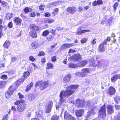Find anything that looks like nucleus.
Masks as SVG:
<instances>
[{"mask_svg":"<svg viewBox=\"0 0 120 120\" xmlns=\"http://www.w3.org/2000/svg\"><path fill=\"white\" fill-rule=\"evenodd\" d=\"M79 86L78 85H72L66 87V90L64 91L62 90L60 94V101L62 103L65 102L66 100L64 98L67 97L72 95L75 92L74 90L78 88Z\"/></svg>","mask_w":120,"mask_h":120,"instance_id":"1","label":"nucleus"},{"mask_svg":"<svg viewBox=\"0 0 120 120\" xmlns=\"http://www.w3.org/2000/svg\"><path fill=\"white\" fill-rule=\"evenodd\" d=\"M15 105H19L17 107V110L19 112L23 111L25 107V104L24 100H20L16 101L15 102Z\"/></svg>","mask_w":120,"mask_h":120,"instance_id":"2","label":"nucleus"},{"mask_svg":"<svg viewBox=\"0 0 120 120\" xmlns=\"http://www.w3.org/2000/svg\"><path fill=\"white\" fill-rule=\"evenodd\" d=\"M49 84L48 81H45L44 82L40 81L37 82L35 85V86L37 87L39 86V88L41 90H44L48 87Z\"/></svg>","mask_w":120,"mask_h":120,"instance_id":"3","label":"nucleus"},{"mask_svg":"<svg viewBox=\"0 0 120 120\" xmlns=\"http://www.w3.org/2000/svg\"><path fill=\"white\" fill-rule=\"evenodd\" d=\"M76 105L78 107L82 108L83 106L86 107L88 105L90 102L89 101L85 102L84 100H80L77 99L76 101Z\"/></svg>","mask_w":120,"mask_h":120,"instance_id":"4","label":"nucleus"},{"mask_svg":"<svg viewBox=\"0 0 120 120\" xmlns=\"http://www.w3.org/2000/svg\"><path fill=\"white\" fill-rule=\"evenodd\" d=\"M86 28L85 26L82 25L78 28L77 29V32L76 33V35H80L86 32H89L90 30H84Z\"/></svg>","mask_w":120,"mask_h":120,"instance_id":"5","label":"nucleus"},{"mask_svg":"<svg viewBox=\"0 0 120 120\" xmlns=\"http://www.w3.org/2000/svg\"><path fill=\"white\" fill-rule=\"evenodd\" d=\"M99 116L101 117H105L106 116V112L104 106H102L99 112Z\"/></svg>","mask_w":120,"mask_h":120,"instance_id":"6","label":"nucleus"},{"mask_svg":"<svg viewBox=\"0 0 120 120\" xmlns=\"http://www.w3.org/2000/svg\"><path fill=\"white\" fill-rule=\"evenodd\" d=\"M64 117L65 120H75L74 118L70 115L67 111L65 112Z\"/></svg>","mask_w":120,"mask_h":120,"instance_id":"7","label":"nucleus"},{"mask_svg":"<svg viewBox=\"0 0 120 120\" xmlns=\"http://www.w3.org/2000/svg\"><path fill=\"white\" fill-rule=\"evenodd\" d=\"M53 105V102L52 101H49L45 109V112L46 113H49L51 110L52 107Z\"/></svg>","mask_w":120,"mask_h":120,"instance_id":"8","label":"nucleus"},{"mask_svg":"<svg viewBox=\"0 0 120 120\" xmlns=\"http://www.w3.org/2000/svg\"><path fill=\"white\" fill-rule=\"evenodd\" d=\"M76 45L74 43H66L62 45L61 47V50L65 49L67 48L71 47Z\"/></svg>","mask_w":120,"mask_h":120,"instance_id":"9","label":"nucleus"},{"mask_svg":"<svg viewBox=\"0 0 120 120\" xmlns=\"http://www.w3.org/2000/svg\"><path fill=\"white\" fill-rule=\"evenodd\" d=\"M71 76L70 74H69L65 75L63 78L62 81L64 83L68 82L71 79Z\"/></svg>","mask_w":120,"mask_h":120,"instance_id":"10","label":"nucleus"},{"mask_svg":"<svg viewBox=\"0 0 120 120\" xmlns=\"http://www.w3.org/2000/svg\"><path fill=\"white\" fill-rule=\"evenodd\" d=\"M67 11L71 14H74L76 11L75 8L72 7L68 8L67 9Z\"/></svg>","mask_w":120,"mask_h":120,"instance_id":"11","label":"nucleus"},{"mask_svg":"<svg viewBox=\"0 0 120 120\" xmlns=\"http://www.w3.org/2000/svg\"><path fill=\"white\" fill-rule=\"evenodd\" d=\"M13 21L16 25H20L21 24L22 20L19 17L14 18Z\"/></svg>","mask_w":120,"mask_h":120,"instance_id":"12","label":"nucleus"},{"mask_svg":"<svg viewBox=\"0 0 120 120\" xmlns=\"http://www.w3.org/2000/svg\"><path fill=\"white\" fill-rule=\"evenodd\" d=\"M105 45L103 42L101 43L100 44L98 48V51L100 52H103L105 50V48L104 47V45Z\"/></svg>","mask_w":120,"mask_h":120,"instance_id":"13","label":"nucleus"},{"mask_svg":"<svg viewBox=\"0 0 120 120\" xmlns=\"http://www.w3.org/2000/svg\"><path fill=\"white\" fill-rule=\"evenodd\" d=\"M84 112V110L82 109L77 110L76 111V114L77 116L78 117H81L83 114Z\"/></svg>","mask_w":120,"mask_h":120,"instance_id":"14","label":"nucleus"},{"mask_svg":"<svg viewBox=\"0 0 120 120\" xmlns=\"http://www.w3.org/2000/svg\"><path fill=\"white\" fill-rule=\"evenodd\" d=\"M81 57V55L79 54H78L73 56H71L69 58L68 60H71L74 58H75V60H78L80 59Z\"/></svg>","mask_w":120,"mask_h":120,"instance_id":"15","label":"nucleus"},{"mask_svg":"<svg viewBox=\"0 0 120 120\" xmlns=\"http://www.w3.org/2000/svg\"><path fill=\"white\" fill-rule=\"evenodd\" d=\"M116 92L115 88L112 86H110L108 92L110 94H114Z\"/></svg>","mask_w":120,"mask_h":120,"instance_id":"16","label":"nucleus"},{"mask_svg":"<svg viewBox=\"0 0 120 120\" xmlns=\"http://www.w3.org/2000/svg\"><path fill=\"white\" fill-rule=\"evenodd\" d=\"M30 29L35 30L38 31L39 30V28L38 26L34 24H31L30 25Z\"/></svg>","mask_w":120,"mask_h":120,"instance_id":"17","label":"nucleus"},{"mask_svg":"<svg viewBox=\"0 0 120 120\" xmlns=\"http://www.w3.org/2000/svg\"><path fill=\"white\" fill-rule=\"evenodd\" d=\"M13 91L12 90H9L6 92L5 94V96L6 98H9L12 94Z\"/></svg>","mask_w":120,"mask_h":120,"instance_id":"18","label":"nucleus"},{"mask_svg":"<svg viewBox=\"0 0 120 120\" xmlns=\"http://www.w3.org/2000/svg\"><path fill=\"white\" fill-rule=\"evenodd\" d=\"M36 113L38 117L41 116L43 114V112L42 110L41 109H37L36 111Z\"/></svg>","mask_w":120,"mask_h":120,"instance_id":"19","label":"nucleus"},{"mask_svg":"<svg viewBox=\"0 0 120 120\" xmlns=\"http://www.w3.org/2000/svg\"><path fill=\"white\" fill-rule=\"evenodd\" d=\"M91 72V70L90 68H88L84 69L82 70V74H85V73H88Z\"/></svg>","mask_w":120,"mask_h":120,"instance_id":"20","label":"nucleus"},{"mask_svg":"<svg viewBox=\"0 0 120 120\" xmlns=\"http://www.w3.org/2000/svg\"><path fill=\"white\" fill-rule=\"evenodd\" d=\"M107 111L109 114H111L114 112V110L113 107L111 105L107 107Z\"/></svg>","mask_w":120,"mask_h":120,"instance_id":"21","label":"nucleus"},{"mask_svg":"<svg viewBox=\"0 0 120 120\" xmlns=\"http://www.w3.org/2000/svg\"><path fill=\"white\" fill-rule=\"evenodd\" d=\"M87 64V62L86 60H83L80 63L77 64L78 67H81L86 65Z\"/></svg>","mask_w":120,"mask_h":120,"instance_id":"22","label":"nucleus"},{"mask_svg":"<svg viewBox=\"0 0 120 120\" xmlns=\"http://www.w3.org/2000/svg\"><path fill=\"white\" fill-rule=\"evenodd\" d=\"M30 35L33 38H35L37 37V34L33 30L29 32Z\"/></svg>","mask_w":120,"mask_h":120,"instance_id":"23","label":"nucleus"},{"mask_svg":"<svg viewBox=\"0 0 120 120\" xmlns=\"http://www.w3.org/2000/svg\"><path fill=\"white\" fill-rule=\"evenodd\" d=\"M119 74L115 75H114L111 79V81L112 82H114L119 77Z\"/></svg>","mask_w":120,"mask_h":120,"instance_id":"24","label":"nucleus"},{"mask_svg":"<svg viewBox=\"0 0 120 120\" xmlns=\"http://www.w3.org/2000/svg\"><path fill=\"white\" fill-rule=\"evenodd\" d=\"M54 66L53 64L51 63H48L47 64L46 69H49L52 68Z\"/></svg>","mask_w":120,"mask_h":120,"instance_id":"25","label":"nucleus"},{"mask_svg":"<svg viewBox=\"0 0 120 120\" xmlns=\"http://www.w3.org/2000/svg\"><path fill=\"white\" fill-rule=\"evenodd\" d=\"M31 47L32 49H35L37 47H39V46L38 45V43L36 42H34L31 44Z\"/></svg>","mask_w":120,"mask_h":120,"instance_id":"26","label":"nucleus"},{"mask_svg":"<svg viewBox=\"0 0 120 120\" xmlns=\"http://www.w3.org/2000/svg\"><path fill=\"white\" fill-rule=\"evenodd\" d=\"M68 66L70 68H75L78 67L77 64H74L72 63H70L68 64Z\"/></svg>","mask_w":120,"mask_h":120,"instance_id":"27","label":"nucleus"},{"mask_svg":"<svg viewBox=\"0 0 120 120\" xmlns=\"http://www.w3.org/2000/svg\"><path fill=\"white\" fill-rule=\"evenodd\" d=\"M96 109L95 108L92 109L91 110L89 111L88 112V114L89 113L90 114L93 115L96 112Z\"/></svg>","mask_w":120,"mask_h":120,"instance_id":"28","label":"nucleus"},{"mask_svg":"<svg viewBox=\"0 0 120 120\" xmlns=\"http://www.w3.org/2000/svg\"><path fill=\"white\" fill-rule=\"evenodd\" d=\"M13 16L12 14L10 13H8L6 15L5 17V19L7 20H9Z\"/></svg>","mask_w":120,"mask_h":120,"instance_id":"29","label":"nucleus"},{"mask_svg":"<svg viewBox=\"0 0 120 120\" xmlns=\"http://www.w3.org/2000/svg\"><path fill=\"white\" fill-rule=\"evenodd\" d=\"M10 42L8 41H6L4 44L3 46L6 48H8L10 45Z\"/></svg>","mask_w":120,"mask_h":120,"instance_id":"30","label":"nucleus"},{"mask_svg":"<svg viewBox=\"0 0 120 120\" xmlns=\"http://www.w3.org/2000/svg\"><path fill=\"white\" fill-rule=\"evenodd\" d=\"M75 75L77 76H80L81 77H84L85 76V74H82V72H78L75 74Z\"/></svg>","mask_w":120,"mask_h":120,"instance_id":"31","label":"nucleus"},{"mask_svg":"<svg viewBox=\"0 0 120 120\" xmlns=\"http://www.w3.org/2000/svg\"><path fill=\"white\" fill-rule=\"evenodd\" d=\"M55 21L53 19H48L44 21V22L46 23H51Z\"/></svg>","mask_w":120,"mask_h":120,"instance_id":"32","label":"nucleus"},{"mask_svg":"<svg viewBox=\"0 0 120 120\" xmlns=\"http://www.w3.org/2000/svg\"><path fill=\"white\" fill-rule=\"evenodd\" d=\"M33 85V83L31 82L30 84H29L26 87V91H28V90H30L32 87Z\"/></svg>","mask_w":120,"mask_h":120,"instance_id":"33","label":"nucleus"},{"mask_svg":"<svg viewBox=\"0 0 120 120\" xmlns=\"http://www.w3.org/2000/svg\"><path fill=\"white\" fill-rule=\"evenodd\" d=\"M6 84V83L5 81H4L0 82V87L1 88L5 86Z\"/></svg>","mask_w":120,"mask_h":120,"instance_id":"34","label":"nucleus"},{"mask_svg":"<svg viewBox=\"0 0 120 120\" xmlns=\"http://www.w3.org/2000/svg\"><path fill=\"white\" fill-rule=\"evenodd\" d=\"M29 100H33L35 98V97L33 94H30L29 95Z\"/></svg>","mask_w":120,"mask_h":120,"instance_id":"35","label":"nucleus"},{"mask_svg":"<svg viewBox=\"0 0 120 120\" xmlns=\"http://www.w3.org/2000/svg\"><path fill=\"white\" fill-rule=\"evenodd\" d=\"M59 117V116L56 115L53 116L51 118V120H58Z\"/></svg>","mask_w":120,"mask_h":120,"instance_id":"36","label":"nucleus"},{"mask_svg":"<svg viewBox=\"0 0 120 120\" xmlns=\"http://www.w3.org/2000/svg\"><path fill=\"white\" fill-rule=\"evenodd\" d=\"M49 34V32L48 30H45L44 31L42 34V35L44 36H46Z\"/></svg>","mask_w":120,"mask_h":120,"instance_id":"37","label":"nucleus"},{"mask_svg":"<svg viewBox=\"0 0 120 120\" xmlns=\"http://www.w3.org/2000/svg\"><path fill=\"white\" fill-rule=\"evenodd\" d=\"M30 74V72L28 71L24 72V77L25 79L26 78L27 76L29 75Z\"/></svg>","mask_w":120,"mask_h":120,"instance_id":"38","label":"nucleus"},{"mask_svg":"<svg viewBox=\"0 0 120 120\" xmlns=\"http://www.w3.org/2000/svg\"><path fill=\"white\" fill-rule=\"evenodd\" d=\"M110 39V37H107L106 39H105L103 41V42L105 45H106L107 44V41H109Z\"/></svg>","mask_w":120,"mask_h":120,"instance_id":"39","label":"nucleus"},{"mask_svg":"<svg viewBox=\"0 0 120 120\" xmlns=\"http://www.w3.org/2000/svg\"><path fill=\"white\" fill-rule=\"evenodd\" d=\"M88 40L87 38H83L81 41V43H86Z\"/></svg>","mask_w":120,"mask_h":120,"instance_id":"40","label":"nucleus"},{"mask_svg":"<svg viewBox=\"0 0 120 120\" xmlns=\"http://www.w3.org/2000/svg\"><path fill=\"white\" fill-rule=\"evenodd\" d=\"M98 67H100L102 66V67H104L105 66L103 65V63L101 61L98 62Z\"/></svg>","mask_w":120,"mask_h":120,"instance_id":"41","label":"nucleus"},{"mask_svg":"<svg viewBox=\"0 0 120 120\" xmlns=\"http://www.w3.org/2000/svg\"><path fill=\"white\" fill-rule=\"evenodd\" d=\"M97 66V64H95V63L94 62L90 63V66L91 67H96Z\"/></svg>","mask_w":120,"mask_h":120,"instance_id":"42","label":"nucleus"},{"mask_svg":"<svg viewBox=\"0 0 120 120\" xmlns=\"http://www.w3.org/2000/svg\"><path fill=\"white\" fill-rule=\"evenodd\" d=\"M58 11V9L56 8L54 10V11L52 12V14L53 15H56L57 14Z\"/></svg>","mask_w":120,"mask_h":120,"instance_id":"43","label":"nucleus"},{"mask_svg":"<svg viewBox=\"0 0 120 120\" xmlns=\"http://www.w3.org/2000/svg\"><path fill=\"white\" fill-rule=\"evenodd\" d=\"M30 10H32V9L31 8H26L24 9V12L27 13H28L29 11V10H30Z\"/></svg>","mask_w":120,"mask_h":120,"instance_id":"44","label":"nucleus"},{"mask_svg":"<svg viewBox=\"0 0 120 120\" xmlns=\"http://www.w3.org/2000/svg\"><path fill=\"white\" fill-rule=\"evenodd\" d=\"M61 104L60 103H57L56 106V109L58 110L59 109V108L61 107Z\"/></svg>","mask_w":120,"mask_h":120,"instance_id":"45","label":"nucleus"},{"mask_svg":"<svg viewBox=\"0 0 120 120\" xmlns=\"http://www.w3.org/2000/svg\"><path fill=\"white\" fill-rule=\"evenodd\" d=\"M90 42L91 44L93 45H95L96 43V39L95 38L93 39V40L90 41Z\"/></svg>","mask_w":120,"mask_h":120,"instance_id":"46","label":"nucleus"},{"mask_svg":"<svg viewBox=\"0 0 120 120\" xmlns=\"http://www.w3.org/2000/svg\"><path fill=\"white\" fill-rule=\"evenodd\" d=\"M118 5V3L117 2H116L114 5L113 6V8L114 9L115 11L116 10Z\"/></svg>","mask_w":120,"mask_h":120,"instance_id":"47","label":"nucleus"},{"mask_svg":"<svg viewBox=\"0 0 120 120\" xmlns=\"http://www.w3.org/2000/svg\"><path fill=\"white\" fill-rule=\"evenodd\" d=\"M60 3V2L59 1H58L53 3L52 4L53 5H54V6H56L59 5Z\"/></svg>","mask_w":120,"mask_h":120,"instance_id":"48","label":"nucleus"},{"mask_svg":"<svg viewBox=\"0 0 120 120\" xmlns=\"http://www.w3.org/2000/svg\"><path fill=\"white\" fill-rule=\"evenodd\" d=\"M8 115L6 114L3 117L2 120H8Z\"/></svg>","mask_w":120,"mask_h":120,"instance_id":"49","label":"nucleus"},{"mask_svg":"<svg viewBox=\"0 0 120 120\" xmlns=\"http://www.w3.org/2000/svg\"><path fill=\"white\" fill-rule=\"evenodd\" d=\"M30 60L33 62L35 60V58H34L33 56H30L29 58Z\"/></svg>","mask_w":120,"mask_h":120,"instance_id":"50","label":"nucleus"},{"mask_svg":"<svg viewBox=\"0 0 120 120\" xmlns=\"http://www.w3.org/2000/svg\"><path fill=\"white\" fill-rule=\"evenodd\" d=\"M56 30H53V29H52L50 31V32L52 34H53L54 35H56Z\"/></svg>","mask_w":120,"mask_h":120,"instance_id":"51","label":"nucleus"},{"mask_svg":"<svg viewBox=\"0 0 120 120\" xmlns=\"http://www.w3.org/2000/svg\"><path fill=\"white\" fill-rule=\"evenodd\" d=\"M8 78L7 76L5 75H3L1 77V78L3 79H5Z\"/></svg>","mask_w":120,"mask_h":120,"instance_id":"52","label":"nucleus"},{"mask_svg":"<svg viewBox=\"0 0 120 120\" xmlns=\"http://www.w3.org/2000/svg\"><path fill=\"white\" fill-rule=\"evenodd\" d=\"M15 72L14 71H9L8 72V74L10 75H13V74L15 73Z\"/></svg>","mask_w":120,"mask_h":120,"instance_id":"53","label":"nucleus"},{"mask_svg":"<svg viewBox=\"0 0 120 120\" xmlns=\"http://www.w3.org/2000/svg\"><path fill=\"white\" fill-rule=\"evenodd\" d=\"M45 55V53L42 51H41L38 54L39 56H43Z\"/></svg>","mask_w":120,"mask_h":120,"instance_id":"54","label":"nucleus"},{"mask_svg":"<svg viewBox=\"0 0 120 120\" xmlns=\"http://www.w3.org/2000/svg\"><path fill=\"white\" fill-rule=\"evenodd\" d=\"M8 26L10 28H11L12 27L13 24L12 22H10L8 24Z\"/></svg>","mask_w":120,"mask_h":120,"instance_id":"55","label":"nucleus"},{"mask_svg":"<svg viewBox=\"0 0 120 120\" xmlns=\"http://www.w3.org/2000/svg\"><path fill=\"white\" fill-rule=\"evenodd\" d=\"M21 82L20 79H19L16 82V84L18 86L21 84Z\"/></svg>","mask_w":120,"mask_h":120,"instance_id":"56","label":"nucleus"},{"mask_svg":"<svg viewBox=\"0 0 120 120\" xmlns=\"http://www.w3.org/2000/svg\"><path fill=\"white\" fill-rule=\"evenodd\" d=\"M75 51L72 49H70L68 53H74L75 52Z\"/></svg>","mask_w":120,"mask_h":120,"instance_id":"57","label":"nucleus"},{"mask_svg":"<svg viewBox=\"0 0 120 120\" xmlns=\"http://www.w3.org/2000/svg\"><path fill=\"white\" fill-rule=\"evenodd\" d=\"M97 2L98 4V5L101 4H102V2L101 0H97Z\"/></svg>","mask_w":120,"mask_h":120,"instance_id":"58","label":"nucleus"},{"mask_svg":"<svg viewBox=\"0 0 120 120\" xmlns=\"http://www.w3.org/2000/svg\"><path fill=\"white\" fill-rule=\"evenodd\" d=\"M1 4L3 5L6 6L7 5V3L6 2L2 1L1 3Z\"/></svg>","mask_w":120,"mask_h":120,"instance_id":"59","label":"nucleus"},{"mask_svg":"<svg viewBox=\"0 0 120 120\" xmlns=\"http://www.w3.org/2000/svg\"><path fill=\"white\" fill-rule=\"evenodd\" d=\"M56 60V58L55 56H53L52 59V62L55 61Z\"/></svg>","mask_w":120,"mask_h":120,"instance_id":"60","label":"nucleus"},{"mask_svg":"<svg viewBox=\"0 0 120 120\" xmlns=\"http://www.w3.org/2000/svg\"><path fill=\"white\" fill-rule=\"evenodd\" d=\"M115 108L116 110H118L120 109V106L119 105H116L115 106Z\"/></svg>","mask_w":120,"mask_h":120,"instance_id":"61","label":"nucleus"},{"mask_svg":"<svg viewBox=\"0 0 120 120\" xmlns=\"http://www.w3.org/2000/svg\"><path fill=\"white\" fill-rule=\"evenodd\" d=\"M44 7L45 6L44 5H41L40 6L39 8L40 10H43L44 9Z\"/></svg>","mask_w":120,"mask_h":120,"instance_id":"62","label":"nucleus"},{"mask_svg":"<svg viewBox=\"0 0 120 120\" xmlns=\"http://www.w3.org/2000/svg\"><path fill=\"white\" fill-rule=\"evenodd\" d=\"M18 95L20 98H23L24 97V96L19 93L18 94Z\"/></svg>","mask_w":120,"mask_h":120,"instance_id":"63","label":"nucleus"},{"mask_svg":"<svg viewBox=\"0 0 120 120\" xmlns=\"http://www.w3.org/2000/svg\"><path fill=\"white\" fill-rule=\"evenodd\" d=\"M11 110H13L14 112L16 111V109L14 106H12L11 109Z\"/></svg>","mask_w":120,"mask_h":120,"instance_id":"64","label":"nucleus"}]
</instances>
